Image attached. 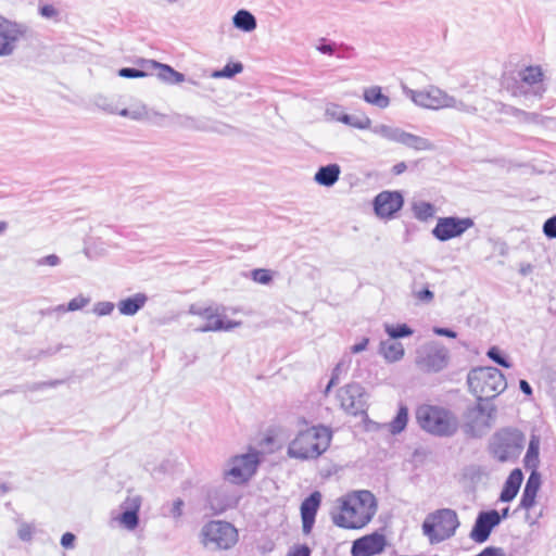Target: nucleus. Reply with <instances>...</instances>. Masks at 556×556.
<instances>
[{
	"mask_svg": "<svg viewBox=\"0 0 556 556\" xmlns=\"http://www.w3.org/2000/svg\"><path fill=\"white\" fill-rule=\"evenodd\" d=\"M341 511L332 516L333 523L343 529H362L377 510L376 498L369 491H358L341 500Z\"/></svg>",
	"mask_w": 556,
	"mask_h": 556,
	"instance_id": "nucleus-1",
	"label": "nucleus"
},
{
	"mask_svg": "<svg viewBox=\"0 0 556 556\" xmlns=\"http://www.w3.org/2000/svg\"><path fill=\"white\" fill-rule=\"evenodd\" d=\"M332 431L324 425L312 426L300 431L288 446L291 458L307 460L316 459L330 446Z\"/></svg>",
	"mask_w": 556,
	"mask_h": 556,
	"instance_id": "nucleus-2",
	"label": "nucleus"
},
{
	"mask_svg": "<svg viewBox=\"0 0 556 556\" xmlns=\"http://www.w3.org/2000/svg\"><path fill=\"white\" fill-rule=\"evenodd\" d=\"M416 420L419 427L435 437H453L459 427L457 416L450 409L424 404L416 410Z\"/></svg>",
	"mask_w": 556,
	"mask_h": 556,
	"instance_id": "nucleus-3",
	"label": "nucleus"
},
{
	"mask_svg": "<svg viewBox=\"0 0 556 556\" xmlns=\"http://www.w3.org/2000/svg\"><path fill=\"white\" fill-rule=\"evenodd\" d=\"M467 383L476 397L490 402L507 388L504 374L491 366L472 368L467 375Z\"/></svg>",
	"mask_w": 556,
	"mask_h": 556,
	"instance_id": "nucleus-4",
	"label": "nucleus"
},
{
	"mask_svg": "<svg viewBox=\"0 0 556 556\" xmlns=\"http://www.w3.org/2000/svg\"><path fill=\"white\" fill-rule=\"evenodd\" d=\"M459 525L454 509L440 508L426 516L421 530L430 544H438L454 536Z\"/></svg>",
	"mask_w": 556,
	"mask_h": 556,
	"instance_id": "nucleus-5",
	"label": "nucleus"
},
{
	"mask_svg": "<svg viewBox=\"0 0 556 556\" xmlns=\"http://www.w3.org/2000/svg\"><path fill=\"white\" fill-rule=\"evenodd\" d=\"M495 414L493 403L477 397V402L468 405L463 413V431L471 438H481L492 427Z\"/></svg>",
	"mask_w": 556,
	"mask_h": 556,
	"instance_id": "nucleus-6",
	"label": "nucleus"
},
{
	"mask_svg": "<svg viewBox=\"0 0 556 556\" xmlns=\"http://www.w3.org/2000/svg\"><path fill=\"white\" fill-rule=\"evenodd\" d=\"M525 446V435L513 428L496 431L490 441V454L500 463L516 462Z\"/></svg>",
	"mask_w": 556,
	"mask_h": 556,
	"instance_id": "nucleus-7",
	"label": "nucleus"
},
{
	"mask_svg": "<svg viewBox=\"0 0 556 556\" xmlns=\"http://www.w3.org/2000/svg\"><path fill=\"white\" fill-rule=\"evenodd\" d=\"M170 124L185 130L212 132L220 136H230L238 132L235 126L207 116L174 113L170 115Z\"/></svg>",
	"mask_w": 556,
	"mask_h": 556,
	"instance_id": "nucleus-8",
	"label": "nucleus"
},
{
	"mask_svg": "<svg viewBox=\"0 0 556 556\" xmlns=\"http://www.w3.org/2000/svg\"><path fill=\"white\" fill-rule=\"evenodd\" d=\"M237 541L238 531L228 521L212 520L201 529V542L207 548L229 549Z\"/></svg>",
	"mask_w": 556,
	"mask_h": 556,
	"instance_id": "nucleus-9",
	"label": "nucleus"
},
{
	"mask_svg": "<svg viewBox=\"0 0 556 556\" xmlns=\"http://www.w3.org/2000/svg\"><path fill=\"white\" fill-rule=\"evenodd\" d=\"M261 464V453L251 448L245 454L235 455L227 462L224 478L235 484L247 483L257 471Z\"/></svg>",
	"mask_w": 556,
	"mask_h": 556,
	"instance_id": "nucleus-10",
	"label": "nucleus"
},
{
	"mask_svg": "<svg viewBox=\"0 0 556 556\" xmlns=\"http://www.w3.org/2000/svg\"><path fill=\"white\" fill-rule=\"evenodd\" d=\"M450 358L447 348L438 341H431L417 351L416 365L424 372L437 374L447 367Z\"/></svg>",
	"mask_w": 556,
	"mask_h": 556,
	"instance_id": "nucleus-11",
	"label": "nucleus"
},
{
	"mask_svg": "<svg viewBox=\"0 0 556 556\" xmlns=\"http://www.w3.org/2000/svg\"><path fill=\"white\" fill-rule=\"evenodd\" d=\"M341 408L351 416L367 414L369 394L358 382H351L341 387L337 392Z\"/></svg>",
	"mask_w": 556,
	"mask_h": 556,
	"instance_id": "nucleus-12",
	"label": "nucleus"
},
{
	"mask_svg": "<svg viewBox=\"0 0 556 556\" xmlns=\"http://www.w3.org/2000/svg\"><path fill=\"white\" fill-rule=\"evenodd\" d=\"M371 132L389 141L401 143L415 151H431L434 149L433 143L427 138L407 132L399 127L377 124L371 128Z\"/></svg>",
	"mask_w": 556,
	"mask_h": 556,
	"instance_id": "nucleus-13",
	"label": "nucleus"
},
{
	"mask_svg": "<svg viewBox=\"0 0 556 556\" xmlns=\"http://www.w3.org/2000/svg\"><path fill=\"white\" fill-rule=\"evenodd\" d=\"M473 226L475 222L471 217L444 216L437 219V224L432 228L431 233L437 240L446 242L454 238L462 237Z\"/></svg>",
	"mask_w": 556,
	"mask_h": 556,
	"instance_id": "nucleus-14",
	"label": "nucleus"
},
{
	"mask_svg": "<svg viewBox=\"0 0 556 556\" xmlns=\"http://www.w3.org/2000/svg\"><path fill=\"white\" fill-rule=\"evenodd\" d=\"M189 313L200 316L205 320L204 325L197 328L198 332L229 331L241 325V321L227 319L226 316L218 314L217 309L211 306L202 307L192 304L189 308Z\"/></svg>",
	"mask_w": 556,
	"mask_h": 556,
	"instance_id": "nucleus-15",
	"label": "nucleus"
},
{
	"mask_svg": "<svg viewBox=\"0 0 556 556\" xmlns=\"http://www.w3.org/2000/svg\"><path fill=\"white\" fill-rule=\"evenodd\" d=\"M404 197L399 190H384L372 200L375 214L380 218L391 219L402 210Z\"/></svg>",
	"mask_w": 556,
	"mask_h": 556,
	"instance_id": "nucleus-16",
	"label": "nucleus"
},
{
	"mask_svg": "<svg viewBox=\"0 0 556 556\" xmlns=\"http://www.w3.org/2000/svg\"><path fill=\"white\" fill-rule=\"evenodd\" d=\"M27 27L0 15V56L11 55L16 42L25 36Z\"/></svg>",
	"mask_w": 556,
	"mask_h": 556,
	"instance_id": "nucleus-17",
	"label": "nucleus"
},
{
	"mask_svg": "<svg viewBox=\"0 0 556 556\" xmlns=\"http://www.w3.org/2000/svg\"><path fill=\"white\" fill-rule=\"evenodd\" d=\"M404 92L418 106L440 110L445 109L446 92L438 87L431 86L428 90H413L404 87Z\"/></svg>",
	"mask_w": 556,
	"mask_h": 556,
	"instance_id": "nucleus-18",
	"label": "nucleus"
},
{
	"mask_svg": "<svg viewBox=\"0 0 556 556\" xmlns=\"http://www.w3.org/2000/svg\"><path fill=\"white\" fill-rule=\"evenodd\" d=\"M387 539L382 533L377 531L356 539L352 543V556H375L384 551Z\"/></svg>",
	"mask_w": 556,
	"mask_h": 556,
	"instance_id": "nucleus-19",
	"label": "nucleus"
},
{
	"mask_svg": "<svg viewBox=\"0 0 556 556\" xmlns=\"http://www.w3.org/2000/svg\"><path fill=\"white\" fill-rule=\"evenodd\" d=\"M236 498L230 494L228 486L220 484L212 486L206 493V505L214 515L225 513L236 504Z\"/></svg>",
	"mask_w": 556,
	"mask_h": 556,
	"instance_id": "nucleus-20",
	"label": "nucleus"
},
{
	"mask_svg": "<svg viewBox=\"0 0 556 556\" xmlns=\"http://www.w3.org/2000/svg\"><path fill=\"white\" fill-rule=\"evenodd\" d=\"M496 520L490 509L480 510L476 517L473 526L470 530L469 538L475 542L482 544L486 542L492 531L497 527Z\"/></svg>",
	"mask_w": 556,
	"mask_h": 556,
	"instance_id": "nucleus-21",
	"label": "nucleus"
},
{
	"mask_svg": "<svg viewBox=\"0 0 556 556\" xmlns=\"http://www.w3.org/2000/svg\"><path fill=\"white\" fill-rule=\"evenodd\" d=\"M320 504L321 494L319 491L312 492L301 503L300 513L302 519V531L306 535L313 530Z\"/></svg>",
	"mask_w": 556,
	"mask_h": 556,
	"instance_id": "nucleus-22",
	"label": "nucleus"
},
{
	"mask_svg": "<svg viewBox=\"0 0 556 556\" xmlns=\"http://www.w3.org/2000/svg\"><path fill=\"white\" fill-rule=\"evenodd\" d=\"M122 513L118 517L119 522L127 530H135L139 526V511L141 507V497L139 495L127 496L122 504Z\"/></svg>",
	"mask_w": 556,
	"mask_h": 556,
	"instance_id": "nucleus-23",
	"label": "nucleus"
},
{
	"mask_svg": "<svg viewBox=\"0 0 556 556\" xmlns=\"http://www.w3.org/2000/svg\"><path fill=\"white\" fill-rule=\"evenodd\" d=\"M541 483V473L538 470L531 471L522 491L519 508L529 510L534 506Z\"/></svg>",
	"mask_w": 556,
	"mask_h": 556,
	"instance_id": "nucleus-24",
	"label": "nucleus"
},
{
	"mask_svg": "<svg viewBox=\"0 0 556 556\" xmlns=\"http://www.w3.org/2000/svg\"><path fill=\"white\" fill-rule=\"evenodd\" d=\"M522 481V470L520 468L513 469L504 482L498 501L502 503H510L517 496Z\"/></svg>",
	"mask_w": 556,
	"mask_h": 556,
	"instance_id": "nucleus-25",
	"label": "nucleus"
},
{
	"mask_svg": "<svg viewBox=\"0 0 556 556\" xmlns=\"http://www.w3.org/2000/svg\"><path fill=\"white\" fill-rule=\"evenodd\" d=\"M148 302V295L146 293H135L128 298L122 299L117 303V308L123 316L136 315Z\"/></svg>",
	"mask_w": 556,
	"mask_h": 556,
	"instance_id": "nucleus-26",
	"label": "nucleus"
},
{
	"mask_svg": "<svg viewBox=\"0 0 556 556\" xmlns=\"http://www.w3.org/2000/svg\"><path fill=\"white\" fill-rule=\"evenodd\" d=\"M341 168L337 163L320 166L314 175L316 184L323 187H332L339 180Z\"/></svg>",
	"mask_w": 556,
	"mask_h": 556,
	"instance_id": "nucleus-27",
	"label": "nucleus"
},
{
	"mask_svg": "<svg viewBox=\"0 0 556 556\" xmlns=\"http://www.w3.org/2000/svg\"><path fill=\"white\" fill-rule=\"evenodd\" d=\"M232 24L237 29H240L244 33H251L257 26L255 16L245 9H241L236 12V14L232 16Z\"/></svg>",
	"mask_w": 556,
	"mask_h": 556,
	"instance_id": "nucleus-28",
	"label": "nucleus"
},
{
	"mask_svg": "<svg viewBox=\"0 0 556 556\" xmlns=\"http://www.w3.org/2000/svg\"><path fill=\"white\" fill-rule=\"evenodd\" d=\"M363 99L379 109H386L390 105V98L382 92L379 86H371L364 89Z\"/></svg>",
	"mask_w": 556,
	"mask_h": 556,
	"instance_id": "nucleus-29",
	"label": "nucleus"
},
{
	"mask_svg": "<svg viewBox=\"0 0 556 556\" xmlns=\"http://www.w3.org/2000/svg\"><path fill=\"white\" fill-rule=\"evenodd\" d=\"M156 77L165 85H178L186 80L185 74L176 71L173 66L161 63Z\"/></svg>",
	"mask_w": 556,
	"mask_h": 556,
	"instance_id": "nucleus-30",
	"label": "nucleus"
},
{
	"mask_svg": "<svg viewBox=\"0 0 556 556\" xmlns=\"http://www.w3.org/2000/svg\"><path fill=\"white\" fill-rule=\"evenodd\" d=\"M408 422V408L404 404H400L394 418L389 422L388 430L391 434L396 435L403 432Z\"/></svg>",
	"mask_w": 556,
	"mask_h": 556,
	"instance_id": "nucleus-31",
	"label": "nucleus"
},
{
	"mask_svg": "<svg viewBox=\"0 0 556 556\" xmlns=\"http://www.w3.org/2000/svg\"><path fill=\"white\" fill-rule=\"evenodd\" d=\"M539 454H540V441L536 437H532L528 450L523 458V465L527 469L538 470L539 467Z\"/></svg>",
	"mask_w": 556,
	"mask_h": 556,
	"instance_id": "nucleus-32",
	"label": "nucleus"
},
{
	"mask_svg": "<svg viewBox=\"0 0 556 556\" xmlns=\"http://www.w3.org/2000/svg\"><path fill=\"white\" fill-rule=\"evenodd\" d=\"M337 121L357 129L371 130L374 127L371 126V119L366 115L357 116L341 112L339 116H337Z\"/></svg>",
	"mask_w": 556,
	"mask_h": 556,
	"instance_id": "nucleus-33",
	"label": "nucleus"
},
{
	"mask_svg": "<svg viewBox=\"0 0 556 556\" xmlns=\"http://www.w3.org/2000/svg\"><path fill=\"white\" fill-rule=\"evenodd\" d=\"M520 80L528 86H534L542 83L544 74L540 65H529L518 73Z\"/></svg>",
	"mask_w": 556,
	"mask_h": 556,
	"instance_id": "nucleus-34",
	"label": "nucleus"
},
{
	"mask_svg": "<svg viewBox=\"0 0 556 556\" xmlns=\"http://www.w3.org/2000/svg\"><path fill=\"white\" fill-rule=\"evenodd\" d=\"M380 352L388 362L394 363L404 356V346L400 342H381Z\"/></svg>",
	"mask_w": 556,
	"mask_h": 556,
	"instance_id": "nucleus-35",
	"label": "nucleus"
},
{
	"mask_svg": "<svg viewBox=\"0 0 556 556\" xmlns=\"http://www.w3.org/2000/svg\"><path fill=\"white\" fill-rule=\"evenodd\" d=\"M414 217L420 222H427L435 214V206L431 202L415 201L412 203Z\"/></svg>",
	"mask_w": 556,
	"mask_h": 556,
	"instance_id": "nucleus-36",
	"label": "nucleus"
},
{
	"mask_svg": "<svg viewBox=\"0 0 556 556\" xmlns=\"http://www.w3.org/2000/svg\"><path fill=\"white\" fill-rule=\"evenodd\" d=\"M135 64L138 66L139 72L142 73L141 78L153 75L156 76V73L161 66V62L143 58L137 59Z\"/></svg>",
	"mask_w": 556,
	"mask_h": 556,
	"instance_id": "nucleus-37",
	"label": "nucleus"
},
{
	"mask_svg": "<svg viewBox=\"0 0 556 556\" xmlns=\"http://www.w3.org/2000/svg\"><path fill=\"white\" fill-rule=\"evenodd\" d=\"M384 331L391 339H402L409 337L414 330L407 324L384 325Z\"/></svg>",
	"mask_w": 556,
	"mask_h": 556,
	"instance_id": "nucleus-38",
	"label": "nucleus"
},
{
	"mask_svg": "<svg viewBox=\"0 0 556 556\" xmlns=\"http://www.w3.org/2000/svg\"><path fill=\"white\" fill-rule=\"evenodd\" d=\"M243 71L241 62H228L223 68L214 71L212 77L214 78H232Z\"/></svg>",
	"mask_w": 556,
	"mask_h": 556,
	"instance_id": "nucleus-39",
	"label": "nucleus"
},
{
	"mask_svg": "<svg viewBox=\"0 0 556 556\" xmlns=\"http://www.w3.org/2000/svg\"><path fill=\"white\" fill-rule=\"evenodd\" d=\"M486 356L492 362H494L495 364H497L498 366H502L504 368H510L513 366L508 356L496 345L489 348V350L486 352Z\"/></svg>",
	"mask_w": 556,
	"mask_h": 556,
	"instance_id": "nucleus-40",
	"label": "nucleus"
},
{
	"mask_svg": "<svg viewBox=\"0 0 556 556\" xmlns=\"http://www.w3.org/2000/svg\"><path fill=\"white\" fill-rule=\"evenodd\" d=\"M446 108H452V109H455L459 112H464L467 114H476L477 113V108L475 105L467 104L464 101L458 100L453 96H450L448 93L446 94V99H445V109Z\"/></svg>",
	"mask_w": 556,
	"mask_h": 556,
	"instance_id": "nucleus-41",
	"label": "nucleus"
},
{
	"mask_svg": "<svg viewBox=\"0 0 556 556\" xmlns=\"http://www.w3.org/2000/svg\"><path fill=\"white\" fill-rule=\"evenodd\" d=\"M90 302V298H87V296H84L83 294L72 299L66 307H64V305H60L58 307V309L60 311H68V312H75V311H78V309H81L84 308L85 306H87Z\"/></svg>",
	"mask_w": 556,
	"mask_h": 556,
	"instance_id": "nucleus-42",
	"label": "nucleus"
},
{
	"mask_svg": "<svg viewBox=\"0 0 556 556\" xmlns=\"http://www.w3.org/2000/svg\"><path fill=\"white\" fill-rule=\"evenodd\" d=\"M251 278L261 285H268L273 280V275L269 269L255 268L251 271Z\"/></svg>",
	"mask_w": 556,
	"mask_h": 556,
	"instance_id": "nucleus-43",
	"label": "nucleus"
},
{
	"mask_svg": "<svg viewBox=\"0 0 556 556\" xmlns=\"http://www.w3.org/2000/svg\"><path fill=\"white\" fill-rule=\"evenodd\" d=\"M412 293L418 301L422 303H430L434 298V293L430 290L428 285L422 289L417 290L416 282H414Z\"/></svg>",
	"mask_w": 556,
	"mask_h": 556,
	"instance_id": "nucleus-44",
	"label": "nucleus"
},
{
	"mask_svg": "<svg viewBox=\"0 0 556 556\" xmlns=\"http://www.w3.org/2000/svg\"><path fill=\"white\" fill-rule=\"evenodd\" d=\"M338 45L334 41L327 40L326 38H320L318 43L316 45V50L321 54L334 55L337 52Z\"/></svg>",
	"mask_w": 556,
	"mask_h": 556,
	"instance_id": "nucleus-45",
	"label": "nucleus"
},
{
	"mask_svg": "<svg viewBox=\"0 0 556 556\" xmlns=\"http://www.w3.org/2000/svg\"><path fill=\"white\" fill-rule=\"evenodd\" d=\"M62 382H63L62 380H51V381L27 383L24 386V390L28 391V392H35V391H39V390H42L46 388H54V387L61 384Z\"/></svg>",
	"mask_w": 556,
	"mask_h": 556,
	"instance_id": "nucleus-46",
	"label": "nucleus"
},
{
	"mask_svg": "<svg viewBox=\"0 0 556 556\" xmlns=\"http://www.w3.org/2000/svg\"><path fill=\"white\" fill-rule=\"evenodd\" d=\"M114 303L109 301L97 302L92 312L98 316H108L114 311Z\"/></svg>",
	"mask_w": 556,
	"mask_h": 556,
	"instance_id": "nucleus-47",
	"label": "nucleus"
},
{
	"mask_svg": "<svg viewBox=\"0 0 556 556\" xmlns=\"http://www.w3.org/2000/svg\"><path fill=\"white\" fill-rule=\"evenodd\" d=\"M543 233L548 239H556V215H553L544 222Z\"/></svg>",
	"mask_w": 556,
	"mask_h": 556,
	"instance_id": "nucleus-48",
	"label": "nucleus"
},
{
	"mask_svg": "<svg viewBox=\"0 0 556 556\" xmlns=\"http://www.w3.org/2000/svg\"><path fill=\"white\" fill-rule=\"evenodd\" d=\"M117 74L119 77L129 78V79L141 78V75H142V73L139 72V68L137 65H136V67H122L118 70Z\"/></svg>",
	"mask_w": 556,
	"mask_h": 556,
	"instance_id": "nucleus-49",
	"label": "nucleus"
},
{
	"mask_svg": "<svg viewBox=\"0 0 556 556\" xmlns=\"http://www.w3.org/2000/svg\"><path fill=\"white\" fill-rule=\"evenodd\" d=\"M39 13L45 18H53L59 12L52 4H43L39 7Z\"/></svg>",
	"mask_w": 556,
	"mask_h": 556,
	"instance_id": "nucleus-50",
	"label": "nucleus"
},
{
	"mask_svg": "<svg viewBox=\"0 0 556 556\" xmlns=\"http://www.w3.org/2000/svg\"><path fill=\"white\" fill-rule=\"evenodd\" d=\"M432 331L434 334L440 337H446L451 339H455L457 337V332L454 331L452 328L434 326L432 328Z\"/></svg>",
	"mask_w": 556,
	"mask_h": 556,
	"instance_id": "nucleus-51",
	"label": "nucleus"
},
{
	"mask_svg": "<svg viewBox=\"0 0 556 556\" xmlns=\"http://www.w3.org/2000/svg\"><path fill=\"white\" fill-rule=\"evenodd\" d=\"M60 262H61V260L58 255L50 254V255L39 258L37 261V265H39V266H43V265L58 266L60 264Z\"/></svg>",
	"mask_w": 556,
	"mask_h": 556,
	"instance_id": "nucleus-52",
	"label": "nucleus"
},
{
	"mask_svg": "<svg viewBox=\"0 0 556 556\" xmlns=\"http://www.w3.org/2000/svg\"><path fill=\"white\" fill-rule=\"evenodd\" d=\"M184 506H185V502L179 497L173 502V506L170 509V514H172L173 518L179 519L182 516Z\"/></svg>",
	"mask_w": 556,
	"mask_h": 556,
	"instance_id": "nucleus-53",
	"label": "nucleus"
},
{
	"mask_svg": "<svg viewBox=\"0 0 556 556\" xmlns=\"http://www.w3.org/2000/svg\"><path fill=\"white\" fill-rule=\"evenodd\" d=\"M312 549L307 544H300L288 556H311Z\"/></svg>",
	"mask_w": 556,
	"mask_h": 556,
	"instance_id": "nucleus-54",
	"label": "nucleus"
},
{
	"mask_svg": "<svg viewBox=\"0 0 556 556\" xmlns=\"http://www.w3.org/2000/svg\"><path fill=\"white\" fill-rule=\"evenodd\" d=\"M476 556H506L501 547L488 546Z\"/></svg>",
	"mask_w": 556,
	"mask_h": 556,
	"instance_id": "nucleus-55",
	"label": "nucleus"
},
{
	"mask_svg": "<svg viewBox=\"0 0 556 556\" xmlns=\"http://www.w3.org/2000/svg\"><path fill=\"white\" fill-rule=\"evenodd\" d=\"M31 536H33V530H31V527L24 523L18 529V538L24 541V542H27V541H30L31 540Z\"/></svg>",
	"mask_w": 556,
	"mask_h": 556,
	"instance_id": "nucleus-56",
	"label": "nucleus"
},
{
	"mask_svg": "<svg viewBox=\"0 0 556 556\" xmlns=\"http://www.w3.org/2000/svg\"><path fill=\"white\" fill-rule=\"evenodd\" d=\"M75 540H76V536L75 534H73L72 532H65L62 536H61V545L64 547V548H73L74 547V543H75Z\"/></svg>",
	"mask_w": 556,
	"mask_h": 556,
	"instance_id": "nucleus-57",
	"label": "nucleus"
},
{
	"mask_svg": "<svg viewBox=\"0 0 556 556\" xmlns=\"http://www.w3.org/2000/svg\"><path fill=\"white\" fill-rule=\"evenodd\" d=\"M490 511L498 526L504 519H506L509 516V507H505L501 511L496 509H490Z\"/></svg>",
	"mask_w": 556,
	"mask_h": 556,
	"instance_id": "nucleus-58",
	"label": "nucleus"
},
{
	"mask_svg": "<svg viewBox=\"0 0 556 556\" xmlns=\"http://www.w3.org/2000/svg\"><path fill=\"white\" fill-rule=\"evenodd\" d=\"M504 112L506 114H510V115H513L515 117H518V118L527 117L529 115V113H527L526 111L517 109V108L511 106V105H505L504 106Z\"/></svg>",
	"mask_w": 556,
	"mask_h": 556,
	"instance_id": "nucleus-59",
	"label": "nucleus"
},
{
	"mask_svg": "<svg viewBox=\"0 0 556 556\" xmlns=\"http://www.w3.org/2000/svg\"><path fill=\"white\" fill-rule=\"evenodd\" d=\"M352 51L353 49L349 46L338 45L337 52L334 53V55H337V58L339 59H348L351 56Z\"/></svg>",
	"mask_w": 556,
	"mask_h": 556,
	"instance_id": "nucleus-60",
	"label": "nucleus"
},
{
	"mask_svg": "<svg viewBox=\"0 0 556 556\" xmlns=\"http://www.w3.org/2000/svg\"><path fill=\"white\" fill-rule=\"evenodd\" d=\"M368 343H369V339L363 338L361 342L352 345L351 352L354 354L361 353L367 349Z\"/></svg>",
	"mask_w": 556,
	"mask_h": 556,
	"instance_id": "nucleus-61",
	"label": "nucleus"
},
{
	"mask_svg": "<svg viewBox=\"0 0 556 556\" xmlns=\"http://www.w3.org/2000/svg\"><path fill=\"white\" fill-rule=\"evenodd\" d=\"M519 389H520V391H521L523 394H526V395H528V396L532 395V393H533L532 387H531V386H530V383H529L527 380H525V379H520V380H519Z\"/></svg>",
	"mask_w": 556,
	"mask_h": 556,
	"instance_id": "nucleus-62",
	"label": "nucleus"
},
{
	"mask_svg": "<svg viewBox=\"0 0 556 556\" xmlns=\"http://www.w3.org/2000/svg\"><path fill=\"white\" fill-rule=\"evenodd\" d=\"M407 169V165L405 162H399L392 167V174L399 176L403 174Z\"/></svg>",
	"mask_w": 556,
	"mask_h": 556,
	"instance_id": "nucleus-63",
	"label": "nucleus"
},
{
	"mask_svg": "<svg viewBox=\"0 0 556 556\" xmlns=\"http://www.w3.org/2000/svg\"><path fill=\"white\" fill-rule=\"evenodd\" d=\"M342 111L340 110V106L338 105H332L330 108H327L326 110V115L332 117L333 119L337 121V116H339V114L341 113Z\"/></svg>",
	"mask_w": 556,
	"mask_h": 556,
	"instance_id": "nucleus-64",
	"label": "nucleus"
}]
</instances>
